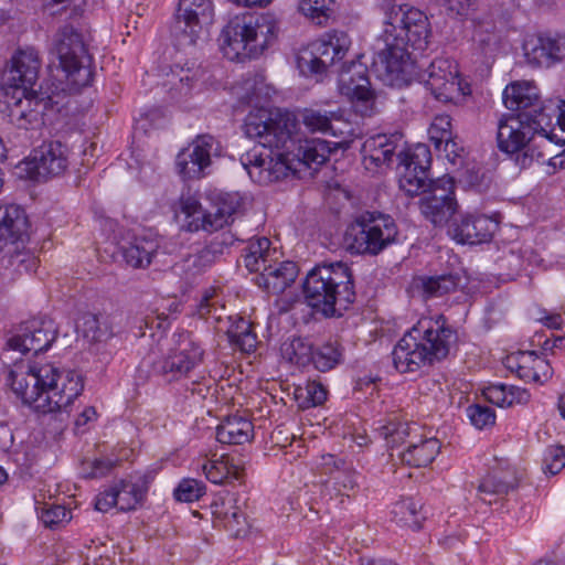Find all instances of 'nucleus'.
I'll list each match as a JSON object with an SVG mask.
<instances>
[{"mask_svg":"<svg viewBox=\"0 0 565 565\" xmlns=\"http://www.w3.org/2000/svg\"><path fill=\"white\" fill-rule=\"evenodd\" d=\"M7 382L23 404L43 414L67 412L84 388L83 379L75 371H60L50 363L35 365L25 361L13 364Z\"/></svg>","mask_w":565,"mask_h":565,"instance_id":"1","label":"nucleus"},{"mask_svg":"<svg viewBox=\"0 0 565 565\" xmlns=\"http://www.w3.org/2000/svg\"><path fill=\"white\" fill-rule=\"evenodd\" d=\"M380 10L383 30L377 42L383 47L376 52L373 64L387 75L403 73L409 49L424 51L428 46L431 35L428 17L415 7L393 0H383Z\"/></svg>","mask_w":565,"mask_h":565,"instance_id":"2","label":"nucleus"},{"mask_svg":"<svg viewBox=\"0 0 565 565\" xmlns=\"http://www.w3.org/2000/svg\"><path fill=\"white\" fill-rule=\"evenodd\" d=\"M457 342V331L443 315L423 318L411 328L392 351L399 373H415L446 359Z\"/></svg>","mask_w":565,"mask_h":565,"instance_id":"3","label":"nucleus"},{"mask_svg":"<svg viewBox=\"0 0 565 565\" xmlns=\"http://www.w3.org/2000/svg\"><path fill=\"white\" fill-rule=\"evenodd\" d=\"M297 129V119L288 110L259 108L250 111L244 122V131L255 139L263 149H269L265 183L278 181L288 175V143Z\"/></svg>","mask_w":565,"mask_h":565,"instance_id":"4","label":"nucleus"},{"mask_svg":"<svg viewBox=\"0 0 565 565\" xmlns=\"http://www.w3.org/2000/svg\"><path fill=\"white\" fill-rule=\"evenodd\" d=\"M302 292L317 312L327 318L341 317L355 300L352 270L343 262L317 265L308 271Z\"/></svg>","mask_w":565,"mask_h":565,"instance_id":"5","label":"nucleus"},{"mask_svg":"<svg viewBox=\"0 0 565 565\" xmlns=\"http://www.w3.org/2000/svg\"><path fill=\"white\" fill-rule=\"evenodd\" d=\"M277 36V25L266 15L238 14L223 28L220 49L233 62H244L260 56Z\"/></svg>","mask_w":565,"mask_h":565,"instance_id":"6","label":"nucleus"},{"mask_svg":"<svg viewBox=\"0 0 565 565\" xmlns=\"http://www.w3.org/2000/svg\"><path fill=\"white\" fill-rule=\"evenodd\" d=\"M397 234L398 228L392 216L365 212L348 226L344 244L351 254L376 256L396 241Z\"/></svg>","mask_w":565,"mask_h":565,"instance_id":"7","label":"nucleus"},{"mask_svg":"<svg viewBox=\"0 0 565 565\" xmlns=\"http://www.w3.org/2000/svg\"><path fill=\"white\" fill-rule=\"evenodd\" d=\"M53 53L65 78L75 87L90 84V56L87 54L83 35L72 25L58 29L54 36Z\"/></svg>","mask_w":565,"mask_h":565,"instance_id":"8","label":"nucleus"},{"mask_svg":"<svg viewBox=\"0 0 565 565\" xmlns=\"http://www.w3.org/2000/svg\"><path fill=\"white\" fill-rule=\"evenodd\" d=\"M29 222L25 211L17 204L0 206V252L8 254V264L19 271H31L38 266L36 258L20 249Z\"/></svg>","mask_w":565,"mask_h":565,"instance_id":"9","label":"nucleus"},{"mask_svg":"<svg viewBox=\"0 0 565 565\" xmlns=\"http://www.w3.org/2000/svg\"><path fill=\"white\" fill-rule=\"evenodd\" d=\"M420 78L431 95L441 103L457 104L471 94L470 85L461 78L457 63L447 57L435 58Z\"/></svg>","mask_w":565,"mask_h":565,"instance_id":"10","label":"nucleus"},{"mask_svg":"<svg viewBox=\"0 0 565 565\" xmlns=\"http://www.w3.org/2000/svg\"><path fill=\"white\" fill-rule=\"evenodd\" d=\"M204 350L188 331L174 332L172 348L158 363V372L168 382L191 377L193 371L202 364Z\"/></svg>","mask_w":565,"mask_h":565,"instance_id":"11","label":"nucleus"},{"mask_svg":"<svg viewBox=\"0 0 565 565\" xmlns=\"http://www.w3.org/2000/svg\"><path fill=\"white\" fill-rule=\"evenodd\" d=\"M339 92L353 105L361 116H371L375 104V94L371 88L367 68L360 62L343 64L339 74Z\"/></svg>","mask_w":565,"mask_h":565,"instance_id":"12","label":"nucleus"},{"mask_svg":"<svg viewBox=\"0 0 565 565\" xmlns=\"http://www.w3.org/2000/svg\"><path fill=\"white\" fill-rule=\"evenodd\" d=\"M214 9L211 0H179L171 33L179 45H193L201 25L211 23Z\"/></svg>","mask_w":565,"mask_h":565,"instance_id":"13","label":"nucleus"},{"mask_svg":"<svg viewBox=\"0 0 565 565\" xmlns=\"http://www.w3.org/2000/svg\"><path fill=\"white\" fill-rule=\"evenodd\" d=\"M423 216L435 226H443L456 213L458 204L454 195V180L443 175L429 183V190L419 199Z\"/></svg>","mask_w":565,"mask_h":565,"instance_id":"14","label":"nucleus"},{"mask_svg":"<svg viewBox=\"0 0 565 565\" xmlns=\"http://www.w3.org/2000/svg\"><path fill=\"white\" fill-rule=\"evenodd\" d=\"M218 141L209 134L199 135L192 143L182 149L175 158L178 173L183 179H200L211 166V157L220 153Z\"/></svg>","mask_w":565,"mask_h":565,"instance_id":"15","label":"nucleus"},{"mask_svg":"<svg viewBox=\"0 0 565 565\" xmlns=\"http://www.w3.org/2000/svg\"><path fill=\"white\" fill-rule=\"evenodd\" d=\"M522 49L529 65L551 68L565 61V33L548 31L529 35Z\"/></svg>","mask_w":565,"mask_h":565,"instance_id":"16","label":"nucleus"},{"mask_svg":"<svg viewBox=\"0 0 565 565\" xmlns=\"http://www.w3.org/2000/svg\"><path fill=\"white\" fill-rule=\"evenodd\" d=\"M23 166L29 178L36 181L61 175L68 167V149L60 141L44 142Z\"/></svg>","mask_w":565,"mask_h":565,"instance_id":"17","label":"nucleus"},{"mask_svg":"<svg viewBox=\"0 0 565 565\" xmlns=\"http://www.w3.org/2000/svg\"><path fill=\"white\" fill-rule=\"evenodd\" d=\"M56 335L57 331L52 320L32 319L20 326L18 333L8 340V347L23 354H39L52 345Z\"/></svg>","mask_w":565,"mask_h":565,"instance_id":"18","label":"nucleus"},{"mask_svg":"<svg viewBox=\"0 0 565 565\" xmlns=\"http://www.w3.org/2000/svg\"><path fill=\"white\" fill-rule=\"evenodd\" d=\"M241 206L242 198L238 193H218L213 196L211 209L204 210V214L188 222L186 231L217 232L233 222V216Z\"/></svg>","mask_w":565,"mask_h":565,"instance_id":"19","label":"nucleus"},{"mask_svg":"<svg viewBox=\"0 0 565 565\" xmlns=\"http://www.w3.org/2000/svg\"><path fill=\"white\" fill-rule=\"evenodd\" d=\"M351 47V39L344 31L331 30L310 44L311 60L309 70L322 74L326 70L342 61Z\"/></svg>","mask_w":565,"mask_h":565,"instance_id":"20","label":"nucleus"},{"mask_svg":"<svg viewBox=\"0 0 565 565\" xmlns=\"http://www.w3.org/2000/svg\"><path fill=\"white\" fill-rule=\"evenodd\" d=\"M532 137L531 127L522 114L508 115L499 120L497 132L499 149L507 153H518L516 162L523 168L530 164L532 158L525 152L520 153V151Z\"/></svg>","mask_w":565,"mask_h":565,"instance_id":"21","label":"nucleus"},{"mask_svg":"<svg viewBox=\"0 0 565 565\" xmlns=\"http://www.w3.org/2000/svg\"><path fill=\"white\" fill-rule=\"evenodd\" d=\"M21 96L13 97L9 103V115L19 127L28 128L29 125L42 122L43 115L51 106V97L44 93H38L33 88H19Z\"/></svg>","mask_w":565,"mask_h":565,"instance_id":"22","label":"nucleus"},{"mask_svg":"<svg viewBox=\"0 0 565 565\" xmlns=\"http://www.w3.org/2000/svg\"><path fill=\"white\" fill-rule=\"evenodd\" d=\"M504 366L524 382L543 384L553 375L550 362L535 351H518L503 360Z\"/></svg>","mask_w":565,"mask_h":565,"instance_id":"23","label":"nucleus"},{"mask_svg":"<svg viewBox=\"0 0 565 565\" xmlns=\"http://www.w3.org/2000/svg\"><path fill=\"white\" fill-rule=\"evenodd\" d=\"M498 223L481 214H466L452 223L449 234L459 244H481L491 239Z\"/></svg>","mask_w":565,"mask_h":565,"instance_id":"24","label":"nucleus"},{"mask_svg":"<svg viewBox=\"0 0 565 565\" xmlns=\"http://www.w3.org/2000/svg\"><path fill=\"white\" fill-rule=\"evenodd\" d=\"M41 58L34 47L19 49L11 57L8 81L13 87L33 88L39 78Z\"/></svg>","mask_w":565,"mask_h":565,"instance_id":"25","label":"nucleus"},{"mask_svg":"<svg viewBox=\"0 0 565 565\" xmlns=\"http://www.w3.org/2000/svg\"><path fill=\"white\" fill-rule=\"evenodd\" d=\"M518 484L519 479L513 468L509 466L493 468L480 480L477 497L483 503L491 505L514 490Z\"/></svg>","mask_w":565,"mask_h":565,"instance_id":"26","label":"nucleus"},{"mask_svg":"<svg viewBox=\"0 0 565 565\" xmlns=\"http://www.w3.org/2000/svg\"><path fill=\"white\" fill-rule=\"evenodd\" d=\"M298 267L294 262L285 260L269 263L256 276V284L269 294L284 292L296 279Z\"/></svg>","mask_w":565,"mask_h":565,"instance_id":"27","label":"nucleus"},{"mask_svg":"<svg viewBox=\"0 0 565 565\" xmlns=\"http://www.w3.org/2000/svg\"><path fill=\"white\" fill-rule=\"evenodd\" d=\"M401 139V134H379L367 138L362 147L364 163L370 162L375 167L391 163Z\"/></svg>","mask_w":565,"mask_h":565,"instance_id":"28","label":"nucleus"},{"mask_svg":"<svg viewBox=\"0 0 565 565\" xmlns=\"http://www.w3.org/2000/svg\"><path fill=\"white\" fill-rule=\"evenodd\" d=\"M217 257L218 252L213 246H205L196 253L183 257L174 264L172 270L186 284H191L198 276L211 268Z\"/></svg>","mask_w":565,"mask_h":565,"instance_id":"29","label":"nucleus"},{"mask_svg":"<svg viewBox=\"0 0 565 565\" xmlns=\"http://www.w3.org/2000/svg\"><path fill=\"white\" fill-rule=\"evenodd\" d=\"M160 245L157 239L136 236L120 247L125 263L131 268H147L157 255Z\"/></svg>","mask_w":565,"mask_h":565,"instance_id":"30","label":"nucleus"},{"mask_svg":"<svg viewBox=\"0 0 565 565\" xmlns=\"http://www.w3.org/2000/svg\"><path fill=\"white\" fill-rule=\"evenodd\" d=\"M502 99L508 109L516 110L519 114L530 111L541 102L537 87L529 82L508 85L503 90Z\"/></svg>","mask_w":565,"mask_h":565,"instance_id":"31","label":"nucleus"},{"mask_svg":"<svg viewBox=\"0 0 565 565\" xmlns=\"http://www.w3.org/2000/svg\"><path fill=\"white\" fill-rule=\"evenodd\" d=\"M253 436V423L239 415L228 416L216 427V440L225 445H243Z\"/></svg>","mask_w":565,"mask_h":565,"instance_id":"32","label":"nucleus"},{"mask_svg":"<svg viewBox=\"0 0 565 565\" xmlns=\"http://www.w3.org/2000/svg\"><path fill=\"white\" fill-rule=\"evenodd\" d=\"M269 238L254 237L247 243L242 255L245 267L250 273H260L262 269L268 266L269 263L274 262L276 250L270 248Z\"/></svg>","mask_w":565,"mask_h":565,"instance_id":"33","label":"nucleus"},{"mask_svg":"<svg viewBox=\"0 0 565 565\" xmlns=\"http://www.w3.org/2000/svg\"><path fill=\"white\" fill-rule=\"evenodd\" d=\"M440 451V443L436 438L422 439L419 443H412L402 452V460L412 467H427Z\"/></svg>","mask_w":565,"mask_h":565,"instance_id":"34","label":"nucleus"},{"mask_svg":"<svg viewBox=\"0 0 565 565\" xmlns=\"http://www.w3.org/2000/svg\"><path fill=\"white\" fill-rule=\"evenodd\" d=\"M393 520L401 526L419 530L426 519L423 504L413 498H403L393 504Z\"/></svg>","mask_w":565,"mask_h":565,"instance_id":"35","label":"nucleus"},{"mask_svg":"<svg viewBox=\"0 0 565 565\" xmlns=\"http://www.w3.org/2000/svg\"><path fill=\"white\" fill-rule=\"evenodd\" d=\"M78 330L89 343H103L114 337L113 323L107 317L85 313Z\"/></svg>","mask_w":565,"mask_h":565,"instance_id":"36","label":"nucleus"},{"mask_svg":"<svg viewBox=\"0 0 565 565\" xmlns=\"http://www.w3.org/2000/svg\"><path fill=\"white\" fill-rule=\"evenodd\" d=\"M218 518L225 529L235 537L243 535L246 532L247 520L245 513L236 505L234 498H228L222 501L221 505H215L213 512Z\"/></svg>","mask_w":565,"mask_h":565,"instance_id":"37","label":"nucleus"},{"mask_svg":"<svg viewBox=\"0 0 565 565\" xmlns=\"http://www.w3.org/2000/svg\"><path fill=\"white\" fill-rule=\"evenodd\" d=\"M205 478L215 484L239 480L243 469L230 461L228 457L217 460H206L201 465Z\"/></svg>","mask_w":565,"mask_h":565,"instance_id":"38","label":"nucleus"},{"mask_svg":"<svg viewBox=\"0 0 565 565\" xmlns=\"http://www.w3.org/2000/svg\"><path fill=\"white\" fill-rule=\"evenodd\" d=\"M343 361V348L337 340L313 344L311 365L320 371L327 372L338 366Z\"/></svg>","mask_w":565,"mask_h":565,"instance_id":"39","label":"nucleus"},{"mask_svg":"<svg viewBox=\"0 0 565 565\" xmlns=\"http://www.w3.org/2000/svg\"><path fill=\"white\" fill-rule=\"evenodd\" d=\"M281 354L290 363L306 367L311 365L313 355V344L305 338H292L282 343Z\"/></svg>","mask_w":565,"mask_h":565,"instance_id":"40","label":"nucleus"},{"mask_svg":"<svg viewBox=\"0 0 565 565\" xmlns=\"http://www.w3.org/2000/svg\"><path fill=\"white\" fill-rule=\"evenodd\" d=\"M399 167L411 168L419 171V174L429 173L431 164V152L428 146L417 143L412 148L398 153Z\"/></svg>","mask_w":565,"mask_h":565,"instance_id":"41","label":"nucleus"},{"mask_svg":"<svg viewBox=\"0 0 565 565\" xmlns=\"http://www.w3.org/2000/svg\"><path fill=\"white\" fill-rule=\"evenodd\" d=\"M331 153L329 143L321 139L305 140L298 148L297 157L308 168L323 164Z\"/></svg>","mask_w":565,"mask_h":565,"instance_id":"42","label":"nucleus"},{"mask_svg":"<svg viewBox=\"0 0 565 565\" xmlns=\"http://www.w3.org/2000/svg\"><path fill=\"white\" fill-rule=\"evenodd\" d=\"M35 503L38 516L45 527L55 530L65 525L72 520L71 510L66 509L64 505L56 504L54 502L40 503L38 500Z\"/></svg>","mask_w":565,"mask_h":565,"instance_id":"43","label":"nucleus"},{"mask_svg":"<svg viewBox=\"0 0 565 565\" xmlns=\"http://www.w3.org/2000/svg\"><path fill=\"white\" fill-rule=\"evenodd\" d=\"M269 157V149L262 150L259 147H254L253 149L244 152L239 161L244 169L249 174L250 179L258 183H265V169L267 164V160Z\"/></svg>","mask_w":565,"mask_h":565,"instance_id":"44","label":"nucleus"},{"mask_svg":"<svg viewBox=\"0 0 565 565\" xmlns=\"http://www.w3.org/2000/svg\"><path fill=\"white\" fill-rule=\"evenodd\" d=\"M546 110L547 107L543 106L540 102L539 106L532 108L530 111H524L522 115L525 121L529 122L533 136L535 134H542L553 141L556 138L554 134L555 128L552 126V116Z\"/></svg>","mask_w":565,"mask_h":565,"instance_id":"45","label":"nucleus"},{"mask_svg":"<svg viewBox=\"0 0 565 565\" xmlns=\"http://www.w3.org/2000/svg\"><path fill=\"white\" fill-rule=\"evenodd\" d=\"M117 508L120 511L134 510L143 499L145 490L137 483L119 480L114 483Z\"/></svg>","mask_w":565,"mask_h":565,"instance_id":"46","label":"nucleus"},{"mask_svg":"<svg viewBox=\"0 0 565 565\" xmlns=\"http://www.w3.org/2000/svg\"><path fill=\"white\" fill-rule=\"evenodd\" d=\"M399 189L404 191L408 196L424 194L429 190L430 181L429 175L424 173L419 174V171L412 170L411 168L399 167Z\"/></svg>","mask_w":565,"mask_h":565,"instance_id":"47","label":"nucleus"},{"mask_svg":"<svg viewBox=\"0 0 565 565\" xmlns=\"http://www.w3.org/2000/svg\"><path fill=\"white\" fill-rule=\"evenodd\" d=\"M423 291L427 298L440 297L456 290L459 277L452 274L425 277L423 280Z\"/></svg>","mask_w":565,"mask_h":565,"instance_id":"48","label":"nucleus"},{"mask_svg":"<svg viewBox=\"0 0 565 565\" xmlns=\"http://www.w3.org/2000/svg\"><path fill=\"white\" fill-rule=\"evenodd\" d=\"M327 395L326 387L316 381H308L295 391L296 399L303 409L321 405L327 399Z\"/></svg>","mask_w":565,"mask_h":565,"instance_id":"49","label":"nucleus"},{"mask_svg":"<svg viewBox=\"0 0 565 565\" xmlns=\"http://www.w3.org/2000/svg\"><path fill=\"white\" fill-rule=\"evenodd\" d=\"M375 429L386 441L387 446L395 447L404 443L406 437L409 436L413 430H416V426L409 425L408 423L388 420L385 424L379 423Z\"/></svg>","mask_w":565,"mask_h":565,"instance_id":"50","label":"nucleus"},{"mask_svg":"<svg viewBox=\"0 0 565 565\" xmlns=\"http://www.w3.org/2000/svg\"><path fill=\"white\" fill-rule=\"evenodd\" d=\"M428 136L436 149L441 150L443 142L450 141L454 137L451 117L447 114L435 116L428 128Z\"/></svg>","mask_w":565,"mask_h":565,"instance_id":"51","label":"nucleus"},{"mask_svg":"<svg viewBox=\"0 0 565 565\" xmlns=\"http://www.w3.org/2000/svg\"><path fill=\"white\" fill-rule=\"evenodd\" d=\"M206 487L202 481L186 478L180 481L174 490V498L181 502H194L205 494Z\"/></svg>","mask_w":565,"mask_h":565,"instance_id":"52","label":"nucleus"},{"mask_svg":"<svg viewBox=\"0 0 565 565\" xmlns=\"http://www.w3.org/2000/svg\"><path fill=\"white\" fill-rule=\"evenodd\" d=\"M470 423L478 429L494 425L495 414L492 408L486 405H470L466 409Z\"/></svg>","mask_w":565,"mask_h":565,"instance_id":"53","label":"nucleus"},{"mask_svg":"<svg viewBox=\"0 0 565 565\" xmlns=\"http://www.w3.org/2000/svg\"><path fill=\"white\" fill-rule=\"evenodd\" d=\"M175 213L177 215L182 214L184 216L183 227L186 230L185 225L188 222L204 214V210L202 209L200 201L194 195L182 194L177 203Z\"/></svg>","mask_w":565,"mask_h":565,"instance_id":"54","label":"nucleus"},{"mask_svg":"<svg viewBox=\"0 0 565 565\" xmlns=\"http://www.w3.org/2000/svg\"><path fill=\"white\" fill-rule=\"evenodd\" d=\"M565 467V448L563 446H550L544 451L542 469L544 473L552 476L558 473Z\"/></svg>","mask_w":565,"mask_h":565,"instance_id":"55","label":"nucleus"},{"mask_svg":"<svg viewBox=\"0 0 565 565\" xmlns=\"http://www.w3.org/2000/svg\"><path fill=\"white\" fill-rule=\"evenodd\" d=\"M298 9L317 24H323L329 18L330 9L324 6V0H300Z\"/></svg>","mask_w":565,"mask_h":565,"instance_id":"56","label":"nucleus"},{"mask_svg":"<svg viewBox=\"0 0 565 565\" xmlns=\"http://www.w3.org/2000/svg\"><path fill=\"white\" fill-rule=\"evenodd\" d=\"M199 82V71L191 68H180L179 72L172 75L170 84L175 87L180 94L186 95Z\"/></svg>","mask_w":565,"mask_h":565,"instance_id":"57","label":"nucleus"},{"mask_svg":"<svg viewBox=\"0 0 565 565\" xmlns=\"http://www.w3.org/2000/svg\"><path fill=\"white\" fill-rule=\"evenodd\" d=\"M303 124L311 131L328 132L332 129L330 117L319 110H307L303 115Z\"/></svg>","mask_w":565,"mask_h":565,"instance_id":"58","label":"nucleus"},{"mask_svg":"<svg viewBox=\"0 0 565 565\" xmlns=\"http://www.w3.org/2000/svg\"><path fill=\"white\" fill-rule=\"evenodd\" d=\"M333 479L338 491L342 494L349 495L347 492L354 490L358 486V475L352 470L338 469Z\"/></svg>","mask_w":565,"mask_h":565,"instance_id":"59","label":"nucleus"},{"mask_svg":"<svg viewBox=\"0 0 565 565\" xmlns=\"http://www.w3.org/2000/svg\"><path fill=\"white\" fill-rule=\"evenodd\" d=\"M507 384H492L482 391L484 398L493 405L505 407L507 405Z\"/></svg>","mask_w":565,"mask_h":565,"instance_id":"60","label":"nucleus"},{"mask_svg":"<svg viewBox=\"0 0 565 565\" xmlns=\"http://www.w3.org/2000/svg\"><path fill=\"white\" fill-rule=\"evenodd\" d=\"M118 463L117 459L113 458H98L90 462V471L87 473V478H100L111 471Z\"/></svg>","mask_w":565,"mask_h":565,"instance_id":"61","label":"nucleus"},{"mask_svg":"<svg viewBox=\"0 0 565 565\" xmlns=\"http://www.w3.org/2000/svg\"><path fill=\"white\" fill-rule=\"evenodd\" d=\"M230 342L238 348L242 352L249 353L256 349L257 337L250 328L248 330L242 331V333L233 338Z\"/></svg>","mask_w":565,"mask_h":565,"instance_id":"62","label":"nucleus"},{"mask_svg":"<svg viewBox=\"0 0 565 565\" xmlns=\"http://www.w3.org/2000/svg\"><path fill=\"white\" fill-rule=\"evenodd\" d=\"M115 487L111 484L104 491L99 492L95 500V509L100 512H107L111 508L117 507Z\"/></svg>","mask_w":565,"mask_h":565,"instance_id":"63","label":"nucleus"},{"mask_svg":"<svg viewBox=\"0 0 565 565\" xmlns=\"http://www.w3.org/2000/svg\"><path fill=\"white\" fill-rule=\"evenodd\" d=\"M531 394L527 390L514 385H508L507 390V405L512 407L515 405H525L530 402Z\"/></svg>","mask_w":565,"mask_h":565,"instance_id":"64","label":"nucleus"}]
</instances>
